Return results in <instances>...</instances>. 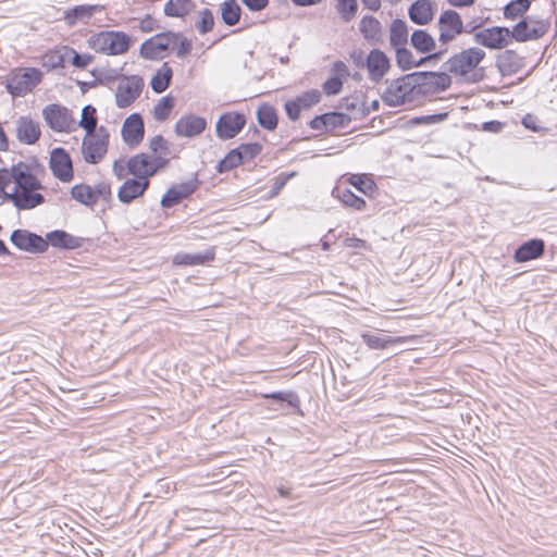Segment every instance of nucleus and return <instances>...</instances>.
<instances>
[{
    "label": "nucleus",
    "instance_id": "8fccbe9b",
    "mask_svg": "<svg viewBox=\"0 0 557 557\" xmlns=\"http://www.w3.org/2000/svg\"><path fill=\"white\" fill-rule=\"evenodd\" d=\"M301 109H309L321 100V92L318 89H310L295 98Z\"/></svg>",
    "mask_w": 557,
    "mask_h": 557
},
{
    "label": "nucleus",
    "instance_id": "09e8293b",
    "mask_svg": "<svg viewBox=\"0 0 557 557\" xmlns=\"http://www.w3.org/2000/svg\"><path fill=\"white\" fill-rule=\"evenodd\" d=\"M214 25L213 13L209 9L199 11V20L196 22L195 27L200 34H207L212 30Z\"/></svg>",
    "mask_w": 557,
    "mask_h": 557
},
{
    "label": "nucleus",
    "instance_id": "20e7f679",
    "mask_svg": "<svg viewBox=\"0 0 557 557\" xmlns=\"http://www.w3.org/2000/svg\"><path fill=\"white\" fill-rule=\"evenodd\" d=\"M485 58V51L481 48L472 47L453 54L445 63L446 72L455 76H466L474 70Z\"/></svg>",
    "mask_w": 557,
    "mask_h": 557
},
{
    "label": "nucleus",
    "instance_id": "9b49d317",
    "mask_svg": "<svg viewBox=\"0 0 557 557\" xmlns=\"http://www.w3.org/2000/svg\"><path fill=\"white\" fill-rule=\"evenodd\" d=\"M548 24L544 21L527 16L510 30V37L511 40L515 39L518 42H524L541 38L546 34Z\"/></svg>",
    "mask_w": 557,
    "mask_h": 557
},
{
    "label": "nucleus",
    "instance_id": "f3484780",
    "mask_svg": "<svg viewBox=\"0 0 557 557\" xmlns=\"http://www.w3.org/2000/svg\"><path fill=\"white\" fill-rule=\"evenodd\" d=\"M366 65L369 72V78L374 83L381 82L391 67L389 59L379 49L370 51L366 59Z\"/></svg>",
    "mask_w": 557,
    "mask_h": 557
},
{
    "label": "nucleus",
    "instance_id": "dca6fc26",
    "mask_svg": "<svg viewBox=\"0 0 557 557\" xmlns=\"http://www.w3.org/2000/svg\"><path fill=\"white\" fill-rule=\"evenodd\" d=\"M50 169L55 177L62 182L73 178V164L69 153L63 148H54L50 154Z\"/></svg>",
    "mask_w": 557,
    "mask_h": 557
},
{
    "label": "nucleus",
    "instance_id": "a19ab883",
    "mask_svg": "<svg viewBox=\"0 0 557 557\" xmlns=\"http://www.w3.org/2000/svg\"><path fill=\"white\" fill-rule=\"evenodd\" d=\"M530 5V0H512L504 8V16L508 20H516L522 16Z\"/></svg>",
    "mask_w": 557,
    "mask_h": 557
},
{
    "label": "nucleus",
    "instance_id": "79ce46f5",
    "mask_svg": "<svg viewBox=\"0 0 557 557\" xmlns=\"http://www.w3.org/2000/svg\"><path fill=\"white\" fill-rule=\"evenodd\" d=\"M265 398L286 403L289 407L297 410L300 409V399L294 391H280L271 394H265Z\"/></svg>",
    "mask_w": 557,
    "mask_h": 557
},
{
    "label": "nucleus",
    "instance_id": "37998d69",
    "mask_svg": "<svg viewBox=\"0 0 557 557\" xmlns=\"http://www.w3.org/2000/svg\"><path fill=\"white\" fill-rule=\"evenodd\" d=\"M190 0H169L164 5L168 16L182 17L189 11Z\"/></svg>",
    "mask_w": 557,
    "mask_h": 557
},
{
    "label": "nucleus",
    "instance_id": "f03ea898",
    "mask_svg": "<svg viewBox=\"0 0 557 557\" xmlns=\"http://www.w3.org/2000/svg\"><path fill=\"white\" fill-rule=\"evenodd\" d=\"M416 89L412 75L407 74L392 81L382 92L381 98L389 107H399L413 101L417 95Z\"/></svg>",
    "mask_w": 557,
    "mask_h": 557
},
{
    "label": "nucleus",
    "instance_id": "6e6552de",
    "mask_svg": "<svg viewBox=\"0 0 557 557\" xmlns=\"http://www.w3.org/2000/svg\"><path fill=\"white\" fill-rule=\"evenodd\" d=\"M177 33H160L144 41L140 46V55L147 60H159L164 53L175 48Z\"/></svg>",
    "mask_w": 557,
    "mask_h": 557
},
{
    "label": "nucleus",
    "instance_id": "13d9d810",
    "mask_svg": "<svg viewBox=\"0 0 557 557\" xmlns=\"http://www.w3.org/2000/svg\"><path fill=\"white\" fill-rule=\"evenodd\" d=\"M343 87V83L338 77H331L323 84V90L326 95H337Z\"/></svg>",
    "mask_w": 557,
    "mask_h": 557
},
{
    "label": "nucleus",
    "instance_id": "c756f323",
    "mask_svg": "<svg viewBox=\"0 0 557 557\" xmlns=\"http://www.w3.org/2000/svg\"><path fill=\"white\" fill-rule=\"evenodd\" d=\"M214 259V250L208 249L205 252H197V253H177L173 262L177 265H200L205 264L209 261H212Z\"/></svg>",
    "mask_w": 557,
    "mask_h": 557
},
{
    "label": "nucleus",
    "instance_id": "9d476101",
    "mask_svg": "<svg viewBox=\"0 0 557 557\" xmlns=\"http://www.w3.org/2000/svg\"><path fill=\"white\" fill-rule=\"evenodd\" d=\"M144 79L137 75L122 78L115 90V104L121 108H127L140 96L144 88Z\"/></svg>",
    "mask_w": 557,
    "mask_h": 557
},
{
    "label": "nucleus",
    "instance_id": "f704fd0d",
    "mask_svg": "<svg viewBox=\"0 0 557 557\" xmlns=\"http://www.w3.org/2000/svg\"><path fill=\"white\" fill-rule=\"evenodd\" d=\"M333 195L345 206L361 211L366 208V201L361 197L355 195L347 188L337 187L333 190Z\"/></svg>",
    "mask_w": 557,
    "mask_h": 557
},
{
    "label": "nucleus",
    "instance_id": "ea45409f",
    "mask_svg": "<svg viewBox=\"0 0 557 557\" xmlns=\"http://www.w3.org/2000/svg\"><path fill=\"white\" fill-rule=\"evenodd\" d=\"M79 126L86 131V134H91L97 132V116H96V108L90 104H87L82 110V117L79 121Z\"/></svg>",
    "mask_w": 557,
    "mask_h": 557
},
{
    "label": "nucleus",
    "instance_id": "4be33fe9",
    "mask_svg": "<svg viewBox=\"0 0 557 557\" xmlns=\"http://www.w3.org/2000/svg\"><path fill=\"white\" fill-rule=\"evenodd\" d=\"M361 338L363 343L370 348V349H387L388 347L407 343L413 339L411 336H398V337H392L387 335H383L379 332L372 333V332H366L361 334Z\"/></svg>",
    "mask_w": 557,
    "mask_h": 557
},
{
    "label": "nucleus",
    "instance_id": "2eb2a0df",
    "mask_svg": "<svg viewBox=\"0 0 557 557\" xmlns=\"http://www.w3.org/2000/svg\"><path fill=\"white\" fill-rule=\"evenodd\" d=\"M246 119L243 114L228 112L222 114L216 122V135L220 139L234 138L244 128Z\"/></svg>",
    "mask_w": 557,
    "mask_h": 557
},
{
    "label": "nucleus",
    "instance_id": "5fc2aeb1",
    "mask_svg": "<svg viewBox=\"0 0 557 557\" xmlns=\"http://www.w3.org/2000/svg\"><path fill=\"white\" fill-rule=\"evenodd\" d=\"M173 50H175L177 58L183 59L190 53L191 42L186 37L177 34V40H175V48Z\"/></svg>",
    "mask_w": 557,
    "mask_h": 557
},
{
    "label": "nucleus",
    "instance_id": "603ef678",
    "mask_svg": "<svg viewBox=\"0 0 557 557\" xmlns=\"http://www.w3.org/2000/svg\"><path fill=\"white\" fill-rule=\"evenodd\" d=\"M357 8V0H337V10L346 22L356 15Z\"/></svg>",
    "mask_w": 557,
    "mask_h": 557
},
{
    "label": "nucleus",
    "instance_id": "473e14b6",
    "mask_svg": "<svg viewBox=\"0 0 557 557\" xmlns=\"http://www.w3.org/2000/svg\"><path fill=\"white\" fill-rule=\"evenodd\" d=\"M342 108L354 119H362L370 113V108L366 107L362 96L343 99Z\"/></svg>",
    "mask_w": 557,
    "mask_h": 557
},
{
    "label": "nucleus",
    "instance_id": "052dcab7",
    "mask_svg": "<svg viewBox=\"0 0 557 557\" xmlns=\"http://www.w3.org/2000/svg\"><path fill=\"white\" fill-rule=\"evenodd\" d=\"M72 64L78 69L87 67L92 61V57L89 54H79L74 50H72Z\"/></svg>",
    "mask_w": 557,
    "mask_h": 557
},
{
    "label": "nucleus",
    "instance_id": "5701e85b",
    "mask_svg": "<svg viewBox=\"0 0 557 557\" xmlns=\"http://www.w3.org/2000/svg\"><path fill=\"white\" fill-rule=\"evenodd\" d=\"M13 182L15 184L14 189H42L40 181L34 175L32 169L23 162L13 165Z\"/></svg>",
    "mask_w": 557,
    "mask_h": 557
},
{
    "label": "nucleus",
    "instance_id": "a18cd8bd",
    "mask_svg": "<svg viewBox=\"0 0 557 557\" xmlns=\"http://www.w3.org/2000/svg\"><path fill=\"white\" fill-rule=\"evenodd\" d=\"M242 157L235 149L231 150L218 164L216 169L220 173L228 172L243 164Z\"/></svg>",
    "mask_w": 557,
    "mask_h": 557
},
{
    "label": "nucleus",
    "instance_id": "338daca9",
    "mask_svg": "<svg viewBox=\"0 0 557 557\" xmlns=\"http://www.w3.org/2000/svg\"><path fill=\"white\" fill-rule=\"evenodd\" d=\"M288 178H289V176H285V175H280L274 178V182H273V185L271 188V197H274L280 193V190L286 185Z\"/></svg>",
    "mask_w": 557,
    "mask_h": 557
},
{
    "label": "nucleus",
    "instance_id": "423d86ee",
    "mask_svg": "<svg viewBox=\"0 0 557 557\" xmlns=\"http://www.w3.org/2000/svg\"><path fill=\"white\" fill-rule=\"evenodd\" d=\"M169 160L163 156H149L138 153L127 161L128 174L141 181H149L160 169L164 168Z\"/></svg>",
    "mask_w": 557,
    "mask_h": 557
},
{
    "label": "nucleus",
    "instance_id": "1a4fd4ad",
    "mask_svg": "<svg viewBox=\"0 0 557 557\" xmlns=\"http://www.w3.org/2000/svg\"><path fill=\"white\" fill-rule=\"evenodd\" d=\"M46 124L54 132L69 133L74 129L75 119L70 110L61 104L51 103L42 109Z\"/></svg>",
    "mask_w": 557,
    "mask_h": 557
},
{
    "label": "nucleus",
    "instance_id": "4468645a",
    "mask_svg": "<svg viewBox=\"0 0 557 557\" xmlns=\"http://www.w3.org/2000/svg\"><path fill=\"white\" fill-rule=\"evenodd\" d=\"M40 189H13L11 193H4V200H10L18 210H30L45 202V197L39 193Z\"/></svg>",
    "mask_w": 557,
    "mask_h": 557
},
{
    "label": "nucleus",
    "instance_id": "a211bd4d",
    "mask_svg": "<svg viewBox=\"0 0 557 557\" xmlns=\"http://www.w3.org/2000/svg\"><path fill=\"white\" fill-rule=\"evenodd\" d=\"M145 127L140 114L133 113L127 116L122 126V137L129 146H137L144 138Z\"/></svg>",
    "mask_w": 557,
    "mask_h": 557
},
{
    "label": "nucleus",
    "instance_id": "ddd939ff",
    "mask_svg": "<svg viewBox=\"0 0 557 557\" xmlns=\"http://www.w3.org/2000/svg\"><path fill=\"white\" fill-rule=\"evenodd\" d=\"M11 243L21 250L38 253L48 248L47 242L39 235L26 230H15L10 236Z\"/></svg>",
    "mask_w": 557,
    "mask_h": 557
},
{
    "label": "nucleus",
    "instance_id": "aec40b11",
    "mask_svg": "<svg viewBox=\"0 0 557 557\" xmlns=\"http://www.w3.org/2000/svg\"><path fill=\"white\" fill-rule=\"evenodd\" d=\"M196 189V181H188L174 185L163 195L161 199V206L163 208H172L194 194Z\"/></svg>",
    "mask_w": 557,
    "mask_h": 557
},
{
    "label": "nucleus",
    "instance_id": "4c0bfd02",
    "mask_svg": "<svg viewBox=\"0 0 557 557\" xmlns=\"http://www.w3.org/2000/svg\"><path fill=\"white\" fill-rule=\"evenodd\" d=\"M71 196L73 199L86 207H94L96 205V196L92 194V188L86 184H77L71 188Z\"/></svg>",
    "mask_w": 557,
    "mask_h": 557
},
{
    "label": "nucleus",
    "instance_id": "bb28decb",
    "mask_svg": "<svg viewBox=\"0 0 557 557\" xmlns=\"http://www.w3.org/2000/svg\"><path fill=\"white\" fill-rule=\"evenodd\" d=\"M545 244L542 239H530L523 243L515 252L517 262H527L541 257L544 253Z\"/></svg>",
    "mask_w": 557,
    "mask_h": 557
},
{
    "label": "nucleus",
    "instance_id": "b1692460",
    "mask_svg": "<svg viewBox=\"0 0 557 557\" xmlns=\"http://www.w3.org/2000/svg\"><path fill=\"white\" fill-rule=\"evenodd\" d=\"M149 187V181H141L137 177L126 180L117 191V198L123 203H131L140 197Z\"/></svg>",
    "mask_w": 557,
    "mask_h": 557
},
{
    "label": "nucleus",
    "instance_id": "6e6d98bb",
    "mask_svg": "<svg viewBox=\"0 0 557 557\" xmlns=\"http://www.w3.org/2000/svg\"><path fill=\"white\" fill-rule=\"evenodd\" d=\"M149 148L153 153L159 152V156L165 157L168 153L166 141L161 135H157L150 139Z\"/></svg>",
    "mask_w": 557,
    "mask_h": 557
},
{
    "label": "nucleus",
    "instance_id": "a878e982",
    "mask_svg": "<svg viewBox=\"0 0 557 557\" xmlns=\"http://www.w3.org/2000/svg\"><path fill=\"white\" fill-rule=\"evenodd\" d=\"M396 50V62L399 67L403 70H409L414 66L422 65L425 61L431 59H437L442 53L446 52V49H441L437 52H434L426 58H421L420 60H416L412 52L408 50L405 46H399L395 48Z\"/></svg>",
    "mask_w": 557,
    "mask_h": 557
},
{
    "label": "nucleus",
    "instance_id": "6ab92c4d",
    "mask_svg": "<svg viewBox=\"0 0 557 557\" xmlns=\"http://www.w3.org/2000/svg\"><path fill=\"white\" fill-rule=\"evenodd\" d=\"M17 139L25 145H34L40 138L39 123L28 116H20L15 122Z\"/></svg>",
    "mask_w": 557,
    "mask_h": 557
},
{
    "label": "nucleus",
    "instance_id": "72a5a7b5",
    "mask_svg": "<svg viewBox=\"0 0 557 557\" xmlns=\"http://www.w3.org/2000/svg\"><path fill=\"white\" fill-rule=\"evenodd\" d=\"M389 44L393 48L405 46L408 41L407 24L403 20H394L391 24Z\"/></svg>",
    "mask_w": 557,
    "mask_h": 557
},
{
    "label": "nucleus",
    "instance_id": "c9c22d12",
    "mask_svg": "<svg viewBox=\"0 0 557 557\" xmlns=\"http://www.w3.org/2000/svg\"><path fill=\"white\" fill-rule=\"evenodd\" d=\"M240 13L242 10L236 0H226L221 3V18L224 24L234 26L238 23Z\"/></svg>",
    "mask_w": 557,
    "mask_h": 557
},
{
    "label": "nucleus",
    "instance_id": "bf43d9fd",
    "mask_svg": "<svg viewBox=\"0 0 557 557\" xmlns=\"http://www.w3.org/2000/svg\"><path fill=\"white\" fill-rule=\"evenodd\" d=\"M301 107L298 104V102L293 99V100H288L286 103H285V111H286V114L287 116L292 120V121H296L298 120V117L300 116V111H301Z\"/></svg>",
    "mask_w": 557,
    "mask_h": 557
},
{
    "label": "nucleus",
    "instance_id": "cd10ccee",
    "mask_svg": "<svg viewBox=\"0 0 557 557\" xmlns=\"http://www.w3.org/2000/svg\"><path fill=\"white\" fill-rule=\"evenodd\" d=\"M410 20L418 25H426L433 18V5L430 0H417L409 10Z\"/></svg>",
    "mask_w": 557,
    "mask_h": 557
},
{
    "label": "nucleus",
    "instance_id": "864d4df0",
    "mask_svg": "<svg viewBox=\"0 0 557 557\" xmlns=\"http://www.w3.org/2000/svg\"><path fill=\"white\" fill-rule=\"evenodd\" d=\"M429 78L433 79V92L443 91L447 89L450 85V77L446 72H434V74H431L428 76Z\"/></svg>",
    "mask_w": 557,
    "mask_h": 557
},
{
    "label": "nucleus",
    "instance_id": "412c9836",
    "mask_svg": "<svg viewBox=\"0 0 557 557\" xmlns=\"http://www.w3.org/2000/svg\"><path fill=\"white\" fill-rule=\"evenodd\" d=\"M207 126L203 117L195 114L183 115L175 124V133L180 137H194L201 134Z\"/></svg>",
    "mask_w": 557,
    "mask_h": 557
},
{
    "label": "nucleus",
    "instance_id": "0eeeda50",
    "mask_svg": "<svg viewBox=\"0 0 557 557\" xmlns=\"http://www.w3.org/2000/svg\"><path fill=\"white\" fill-rule=\"evenodd\" d=\"M109 145V132L100 126L97 132L86 134L82 144V152L87 163L96 164L106 156Z\"/></svg>",
    "mask_w": 557,
    "mask_h": 557
},
{
    "label": "nucleus",
    "instance_id": "69168bd1",
    "mask_svg": "<svg viewBox=\"0 0 557 557\" xmlns=\"http://www.w3.org/2000/svg\"><path fill=\"white\" fill-rule=\"evenodd\" d=\"M242 2L253 12L265 9L269 4V0H242Z\"/></svg>",
    "mask_w": 557,
    "mask_h": 557
},
{
    "label": "nucleus",
    "instance_id": "f8f14e48",
    "mask_svg": "<svg viewBox=\"0 0 557 557\" xmlns=\"http://www.w3.org/2000/svg\"><path fill=\"white\" fill-rule=\"evenodd\" d=\"M474 41L488 49H503L511 42L510 30L502 26L485 28L474 34Z\"/></svg>",
    "mask_w": 557,
    "mask_h": 557
},
{
    "label": "nucleus",
    "instance_id": "7ed1b4c3",
    "mask_svg": "<svg viewBox=\"0 0 557 557\" xmlns=\"http://www.w3.org/2000/svg\"><path fill=\"white\" fill-rule=\"evenodd\" d=\"M129 37L122 32H100L89 39V46L96 52L108 55L122 54L128 50Z\"/></svg>",
    "mask_w": 557,
    "mask_h": 557
},
{
    "label": "nucleus",
    "instance_id": "3c124183",
    "mask_svg": "<svg viewBox=\"0 0 557 557\" xmlns=\"http://www.w3.org/2000/svg\"><path fill=\"white\" fill-rule=\"evenodd\" d=\"M244 163L249 162L262 151V146L258 143L242 144L236 148Z\"/></svg>",
    "mask_w": 557,
    "mask_h": 557
},
{
    "label": "nucleus",
    "instance_id": "c03bdc74",
    "mask_svg": "<svg viewBox=\"0 0 557 557\" xmlns=\"http://www.w3.org/2000/svg\"><path fill=\"white\" fill-rule=\"evenodd\" d=\"M431 74H434V72H414V73H411L412 75V79H413V84L416 85V91H417V95L418 94H428V92H433V79L429 78V77H423V76H429Z\"/></svg>",
    "mask_w": 557,
    "mask_h": 557
},
{
    "label": "nucleus",
    "instance_id": "774afa93",
    "mask_svg": "<svg viewBox=\"0 0 557 557\" xmlns=\"http://www.w3.org/2000/svg\"><path fill=\"white\" fill-rule=\"evenodd\" d=\"M112 171L119 180L124 178L125 175L128 173L127 165L124 166L120 161H114Z\"/></svg>",
    "mask_w": 557,
    "mask_h": 557
},
{
    "label": "nucleus",
    "instance_id": "4d7b16f0",
    "mask_svg": "<svg viewBox=\"0 0 557 557\" xmlns=\"http://www.w3.org/2000/svg\"><path fill=\"white\" fill-rule=\"evenodd\" d=\"M327 117H332L326 120L327 131H333L338 126H343L347 120V116L343 113L330 112L325 113Z\"/></svg>",
    "mask_w": 557,
    "mask_h": 557
},
{
    "label": "nucleus",
    "instance_id": "49530a36",
    "mask_svg": "<svg viewBox=\"0 0 557 557\" xmlns=\"http://www.w3.org/2000/svg\"><path fill=\"white\" fill-rule=\"evenodd\" d=\"M174 107V101L172 97H163L158 101V103L153 108V116L157 121H164L169 117L172 109Z\"/></svg>",
    "mask_w": 557,
    "mask_h": 557
},
{
    "label": "nucleus",
    "instance_id": "e2e57ef3",
    "mask_svg": "<svg viewBox=\"0 0 557 557\" xmlns=\"http://www.w3.org/2000/svg\"><path fill=\"white\" fill-rule=\"evenodd\" d=\"M13 182V168L8 171L5 169L0 170V193L4 195L8 185Z\"/></svg>",
    "mask_w": 557,
    "mask_h": 557
},
{
    "label": "nucleus",
    "instance_id": "39448f33",
    "mask_svg": "<svg viewBox=\"0 0 557 557\" xmlns=\"http://www.w3.org/2000/svg\"><path fill=\"white\" fill-rule=\"evenodd\" d=\"M42 78L40 70L35 67L20 69L11 73L7 88L13 97H23L30 92Z\"/></svg>",
    "mask_w": 557,
    "mask_h": 557
},
{
    "label": "nucleus",
    "instance_id": "c85d7f7f",
    "mask_svg": "<svg viewBox=\"0 0 557 557\" xmlns=\"http://www.w3.org/2000/svg\"><path fill=\"white\" fill-rule=\"evenodd\" d=\"M45 240L48 245L63 249H75L81 247L83 243V238L59 230L48 233Z\"/></svg>",
    "mask_w": 557,
    "mask_h": 557
},
{
    "label": "nucleus",
    "instance_id": "e433bc0d",
    "mask_svg": "<svg viewBox=\"0 0 557 557\" xmlns=\"http://www.w3.org/2000/svg\"><path fill=\"white\" fill-rule=\"evenodd\" d=\"M360 32L367 40L376 41L381 36V23L373 16H363L360 21Z\"/></svg>",
    "mask_w": 557,
    "mask_h": 557
},
{
    "label": "nucleus",
    "instance_id": "de8ad7c7",
    "mask_svg": "<svg viewBox=\"0 0 557 557\" xmlns=\"http://www.w3.org/2000/svg\"><path fill=\"white\" fill-rule=\"evenodd\" d=\"M349 183L364 195H370L375 189L374 182L367 175H351Z\"/></svg>",
    "mask_w": 557,
    "mask_h": 557
},
{
    "label": "nucleus",
    "instance_id": "393cba45",
    "mask_svg": "<svg viewBox=\"0 0 557 557\" xmlns=\"http://www.w3.org/2000/svg\"><path fill=\"white\" fill-rule=\"evenodd\" d=\"M103 10L102 5L99 4H82L75 5L64 12V21L73 26L77 22L87 23L97 12Z\"/></svg>",
    "mask_w": 557,
    "mask_h": 557
},
{
    "label": "nucleus",
    "instance_id": "58836bf2",
    "mask_svg": "<svg viewBox=\"0 0 557 557\" xmlns=\"http://www.w3.org/2000/svg\"><path fill=\"white\" fill-rule=\"evenodd\" d=\"M258 123L265 129L273 131L277 125V115L273 107L262 104L257 110Z\"/></svg>",
    "mask_w": 557,
    "mask_h": 557
},
{
    "label": "nucleus",
    "instance_id": "680f3d73",
    "mask_svg": "<svg viewBox=\"0 0 557 557\" xmlns=\"http://www.w3.org/2000/svg\"><path fill=\"white\" fill-rule=\"evenodd\" d=\"M92 194L96 196V203L100 198L108 200L111 197L110 185L106 183H100L96 185L95 188H92Z\"/></svg>",
    "mask_w": 557,
    "mask_h": 557
},
{
    "label": "nucleus",
    "instance_id": "7c9ffc66",
    "mask_svg": "<svg viewBox=\"0 0 557 557\" xmlns=\"http://www.w3.org/2000/svg\"><path fill=\"white\" fill-rule=\"evenodd\" d=\"M412 47L421 53H430L435 50V39L424 29H417L410 37Z\"/></svg>",
    "mask_w": 557,
    "mask_h": 557
},
{
    "label": "nucleus",
    "instance_id": "2f4dec72",
    "mask_svg": "<svg viewBox=\"0 0 557 557\" xmlns=\"http://www.w3.org/2000/svg\"><path fill=\"white\" fill-rule=\"evenodd\" d=\"M172 76V67L169 65V63H163L161 67L157 70V72L151 78V89L157 94L163 92L169 87Z\"/></svg>",
    "mask_w": 557,
    "mask_h": 557
},
{
    "label": "nucleus",
    "instance_id": "f257e3e1",
    "mask_svg": "<svg viewBox=\"0 0 557 557\" xmlns=\"http://www.w3.org/2000/svg\"><path fill=\"white\" fill-rule=\"evenodd\" d=\"M438 30V42L441 47H445L453 42L459 35L467 33L471 34L481 27V23L476 21H469L466 24L462 22L460 14L451 9L444 10L436 23Z\"/></svg>",
    "mask_w": 557,
    "mask_h": 557
},
{
    "label": "nucleus",
    "instance_id": "0e129e2a",
    "mask_svg": "<svg viewBox=\"0 0 557 557\" xmlns=\"http://www.w3.org/2000/svg\"><path fill=\"white\" fill-rule=\"evenodd\" d=\"M330 119L331 117H327L324 113L322 115H318L314 119H312L309 125L312 129H315V131H327L326 120H330Z\"/></svg>",
    "mask_w": 557,
    "mask_h": 557
}]
</instances>
